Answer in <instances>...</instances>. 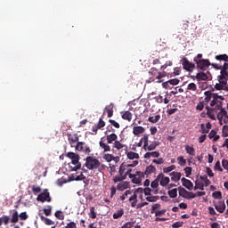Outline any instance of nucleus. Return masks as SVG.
<instances>
[{
  "instance_id": "obj_1",
  "label": "nucleus",
  "mask_w": 228,
  "mask_h": 228,
  "mask_svg": "<svg viewBox=\"0 0 228 228\" xmlns=\"http://www.w3.org/2000/svg\"><path fill=\"white\" fill-rule=\"evenodd\" d=\"M217 62H213L212 67L216 70H221L220 75L217 77L219 83L215 85L216 90H224L228 92V55L225 53L215 56Z\"/></svg>"
},
{
  "instance_id": "obj_2",
  "label": "nucleus",
  "mask_w": 228,
  "mask_h": 228,
  "mask_svg": "<svg viewBox=\"0 0 228 228\" xmlns=\"http://www.w3.org/2000/svg\"><path fill=\"white\" fill-rule=\"evenodd\" d=\"M66 156L67 158H69V159H71V165H74L73 167L70 165V163L69 164L71 172H77V170H80L81 162H79V155L74 152H68Z\"/></svg>"
},
{
  "instance_id": "obj_3",
  "label": "nucleus",
  "mask_w": 228,
  "mask_h": 228,
  "mask_svg": "<svg viewBox=\"0 0 228 228\" xmlns=\"http://www.w3.org/2000/svg\"><path fill=\"white\" fill-rule=\"evenodd\" d=\"M87 170H97L101 167V162L95 157L87 156L86 158V163L84 165Z\"/></svg>"
},
{
  "instance_id": "obj_4",
  "label": "nucleus",
  "mask_w": 228,
  "mask_h": 228,
  "mask_svg": "<svg viewBox=\"0 0 228 228\" xmlns=\"http://www.w3.org/2000/svg\"><path fill=\"white\" fill-rule=\"evenodd\" d=\"M213 100L210 102V106L211 108H215V110L218 108H222L223 102L222 101H224L225 98L222 95H218V94H213Z\"/></svg>"
},
{
  "instance_id": "obj_5",
  "label": "nucleus",
  "mask_w": 228,
  "mask_h": 228,
  "mask_svg": "<svg viewBox=\"0 0 228 228\" xmlns=\"http://www.w3.org/2000/svg\"><path fill=\"white\" fill-rule=\"evenodd\" d=\"M181 63L183 65V70H186L187 72H193L195 70V63L191 62L188 58L183 57L181 60Z\"/></svg>"
},
{
  "instance_id": "obj_6",
  "label": "nucleus",
  "mask_w": 228,
  "mask_h": 228,
  "mask_svg": "<svg viewBox=\"0 0 228 228\" xmlns=\"http://www.w3.org/2000/svg\"><path fill=\"white\" fill-rule=\"evenodd\" d=\"M130 179L134 184H140L145 179V175L142 171H136L135 174L130 175Z\"/></svg>"
},
{
  "instance_id": "obj_7",
  "label": "nucleus",
  "mask_w": 228,
  "mask_h": 228,
  "mask_svg": "<svg viewBox=\"0 0 228 228\" xmlns=\"http://www.w3.org/2000/svg\"><path fill=\"white\" fill-rule=\"evenodd\" d=\"M193 61L196 62L197 69H200V70H206L210 65L213 67V63L209 62V60L203 59L197 61V59H193Z\"/></svg>"
},
{
  "instance_id": "obj_8",
  "label": "nucleus",
  "mask_w": 228,
  "mask_h": 228,
  "mask_svg": "<svg viewBox=\"0 0 228 228\" xmlns=\"http://www.w3.org/2000/svg\"><path fill=\"white\" fill-rule=\"evenodd\" d=\"M178 191H179L180 197H183V199L191 200V199H195V197H197V194L191 191H186V189L183 187H178Z\"/></svg>"
},
{
  "instance_id": "obj_9",
  "label": "nucleus",
  "mask_w": 228,
  "mask_h": 228,
  "mask_svg": "<svg viewBox=\"0 0 228 228\" xmlns=\"http://www.w3.org/2000/svg\"><path fill=\"white\" fill-rule=\"evenodd\" d=\"M75 149L76 151H80L82 152H85V154H87V155H89L90 152H92L90 146L86 145V142H78L75 146Z\"/></svg>"
},
{
  "instance_id": "obj_10",
  "label": "nucleus",
  "mask_w": 228,
  "mask_h": 228,
  "mask_svg": "<svg viewBox=\"0 0 228 228\" xmlns=\"http://www.w3.org/2000/svg\"><path fill=\"white\" fill-rule=\"evenodd\" d=\"M138 160H134L133 161V163L132 164H127V165H126V164H121L120 165V167H119V170H118V173H119V175H126V170H127V168H129V167H136L137 165H138Z\"/></svg>"
},
{
  "instance_id": "obj_11",
  "label": "nucleus",
  "mask_w": 228,
  "mask_h": 228,
  "mask_svg": "<svg viewBox=\"0 0 228 228\" xmlns=\"http://www.w3.org/2000/svg\"><path fill=\"white\" fill-rule=\"evenodd\" d=\"M37 200L38 202H51V200H52L51 194L49 193V191H47V190H45V191L41 192L37 196Z\"/></svg>"
},
{
  "instance_id": "obj_12",
  "label": "nucleus",
  "mask_w": 228,
  "mask_h": 228,
  "mask_svg": "<svg viewBox=\"0 0 228 228\" xmlns=\"http://www.w3.org/2000/svg\"><path fill=\"white\" fill-rule=\"evenodd\" d=\"M219 110V112L217 113V120L219 122H222L224 120V117L228 119V113L227 109L221 106V108H217L216 110Z\"/></svg>"
},
{
  "instance_id": "obj_13",
  "label": "nucleus",
  "mask_w": 228,
  "mask_h": 228,
  "mask_svg": "<svg viewBox=\"0 0 228 228\" xmlns=\"http://www.w3.org/2000/svg\"><path fill=\"white\" fill-rule=\"evenodd\" d=\"M157 177L160 186H167V184L170 183V178L168 176H165L163 173L159 174Z\"/></svg>"
},
{
  "instance_id": "obj_14",
  "label": "nucleus",
  "mask_w": 228,
  "mask_h": 228,
  "mask_svg": "<svg viewBox=\"0 0 228 228\" xmlns=\"http://www.w3.org/2000/svg\"><path fill=\"white\" fill-rule=\"evenodd\" d=\"M207 115L211 120H216V109L214 107L209 108L208 106L206 107Z\"/></svg>"
},
{
  "instance_id": "obj_15",
  "label": "nucleus",
  "mask_w": 228,
  "mask_h": 228,
  "mask_svg": "<svg viewBox=\"0 0 228 228\" xmlns=\"http://www.w3.org/2000/svg\"><path fill=\"white\" fill-rule=\"evenodd\" d=\"M215 208L216 209V211H218V213H224L225 211V201L224 200H220L217 203H216Z\"/></svg>"
},
{
  "instance_id": "obj_16",
  "label": "nucleus",
  "mask_w": 228,
  "mask_h": 228,
  "mask_svg": "<svg viewBox=\"0 0 228 228\" xmlns=\"http://www.w3.org/2000/svg\"><path fill=\"white\" fill-rule=\"evenodd\" d=\"M169 175L171 176V181H173V183H177L181 181V177H183V175L181 173L175 171L171 172Z\"/></svg>"
},
{
  "instance_id": "obj_17",
  "label": "nucleus",
  "mask_w": 228,
  "mask_h": 228,
  "mask_svg": "<svg viewBox=\"0 0 228 228\" xmlns=\"http://www.w3.org/2000/svg\"><path fill=\"white\" fill-rule=\"evenodd\" d=\"M181 181L184 188H186L187 190H193V183H191V181H190L189 179H186L185 177H183Z\"/></svg>"
},
{
  "instance_id": "obj_18",
  "label": "nucleus",
  "mask_w": 228,
  "mask_h": 228,
  "mask_svg": "<svg viewBox=\"0 0 228 228\" xmlns=\"http://www.w3.org/2000/svg\"><path fill=\"white\" fill-rule=\"evenodd\" d=\"M201 130L200 133H202L203 134H208V133H209V129H211V127H213V126L211 125V123H207V125L201 124L200 125Z\"/></svg>"
},
{
  "instance_id": "obj_19",
  "label": "nucleus",
  "mask_w": 228,
  "mask_h": 228,
  "mask_svg": "<svg viewBox=\"0 0 228 228\" xmlns=\"http://www.w3.org/2000/svg\"><path fill=\"white\" fill-rule=\"evenodd\" d=\"M133 133L134 136H139V134H143V133H145V128L143 126H134Z\"/></svg>"
},
{
  "instance_id": "obj_20",
  "label": "nucleus",
  "mask_w": 228,
  "mask_h": 228,
  "mask_svg": "<svg viewBox=\"0 0 228 228\" xmlns=\"http://www.w3.org/2000/svg\"><path fill=\"white\" fill-rule=\"evenodd\" d=\"M68 140H69V143L72 146L73 143H76V142H79V136H77V134H68Z\"/></svg>"
},
{
  "instance_id": "obj_21",
  "label": "nucleus",
  "mask_w": 228,
  "mask_h": 228,
  "mask_svg": "<svg viewBox=\"0 0 228 228\" xmlns=\"http://www.w3.org/2000/svg\"><path fill=\"white\" fill-rule=\"evenodd\" d=\"M159 156H161L159 151L146 152L144 154L145 159H151V158H159Z\"/></svg>"
},
{
  "instance_id": "obj_22",
  "label": "nucleus",
  "mask_w": 228,
  "mask_h": 228,
  "mask_svg": "<svg viewBox=\"0 0 228 228\" xmlns=\"http://www.w3.org/2000/svg\"><path fill=\"white\" fill-rule=\"evenodd\" d=\"M159 142L154 141L151 144H147L146 147H144V151H156V147H159Z\"/></svg>"
},
{
  "instance_id": "obj_23",
  "label": "nucleus",
  "mask_w": 228,
  "mask_h": 228,
  "mask_svg": "<svg viewBox=\"0 0 228 228\" xmlns=\"http://www.w3.org/2000/svg\"><path fill=\"white\" fill-rule=\"evenodd\" d=\"M142 173L144 175H151V174H156V167H154L153 165H150Z\"/></svg>"
},
{
  "instance_id": "obj_24",
  "label": "nucleus",
  "mask_w": 228,
  "mask_h": 228,
  "mask_svg": "<svg viewBox=\"0 0 228 228\" xmlns=\"http://www.w3.org/2000/svg\"><path fill=\"white\" fill-rule=\"evenodd\" d=\"M126 154L128 159H140V154L134 151H126Z\"/></svg>"
},
{
  "instance_id": "obj_25",
  "label": "nucleus",
  "mask_w": 228,
  "mask_h": 228,
  "mask_svg": "<svg viewBox=\"0 0 228 228\" xmlns=\"http://www.w3.org/2000/svg\"><path fill=\"white\" fill-rule=\"evenodd\" d=\"M128 188H129V183L127 182H120L117 185V190H118L119 191H124V190H127Z\"/></svg>"
},
{
  "instance_id": "obj_26",
  "label": "nucleus",
  "mask_w": 228,
  "mask_h": 228,
  "mask_svg": "<svg viewBox=\"0 0 228 228\" xmlns=\"http://www.w3.org/2000/svg\"><path fill=\"white\" fill-rule=\"evenodd\" d=\"M129 202L131 203V207L132 208H136V204L138 202V195H136V193L134 192V194L129 198Z\"/></svg>"
},
{
  "instance_id": "obj_27",
  "label": "nucleus",
  "mask_w": 228,
  "mask_h": 228,
  "mask_svg": "<svg viewBox=\"0 0 228 228\" xmlns=\"http://www.w3.org/2000/svg\"><path fill=\"white\" fill-rule=\"evenodd\" d=\"M196 79L198 81H208V74L204 73V72H199L197 73V75L195 76Z\"/></svg>"
},
{
  "instance_id": "obj_28",
  "label": "nucleus",
  "mask_w": 228,
  "mask_h": 228,
  "mask_svg": "<svg viewBox=\"0 0 228 228\" xmlns=\"http://www.w3.org/2000/svg\"><path fill=\"white\" fill-rule=\"evenodd\" d=\"M99 145L101 149H103L104 152H110V151H111V147H110L108 143L104 142V141H102V138L100 141Z\"/></svg>"
},
{
  "instance_id": "obj_29",
  "label": "nucleus",
  "mask_w": 228,
  "mask_h": 228,
  "mask_svg": "<svg viewBox=\"0 0 228 228\" xmlns=\"http://www.w3.org/2000/svg\"><path fill=\"white\" fill-rule=\"evenodd\" d=\"M114 149H117L118 151H120V149H125V151H127V145L121 143L119 141H116L114 142Z\"/></svg>"
},
{
  "instance_id": "obj_30",
  "label": "nucleus",
  "mask_w": 228,
  "mask_h": 228,
  "mask_svg": "<svg viewBox=\"0 0 228 228\" xmlns=\"http://www.w3.org/2000/svg\"><path fill=\"white\" fill-rule=\"evenodd\" d=\"M123 120H128V122H131L133 120V113L129 112V110H126L122 115Z\"/></svg>"
},
{
  "instance_id": "obj_31",
  "label": "nucleus",
  "mask_w": 228,
  "mask_h": 228,
  "mask_svg": "<svg viewBox=\"0 0 228 228\" xmlns=\"http://www.w3.org/2000/svg\"><path fill=\"white\" fill-rule=\"evenodd\" d=\"M161 119V115L158 114L155 117H149L148 122H151V124H158L159 120Z\"/></svg>"
},
{
  "instance_id": "obj_32",
  "label": "nucleus",
  "mask_w": 228,
  "mask_h": 228,
  "mask_svg": "<svg viewBox=\"0 0 228 228\" xmlns=\"http://www.w3.org/2000/svg\"><path fill=\"white\" fill-rule=\"evenodd\" d=\"M117 138H118V136H117L115 133L110 134L107 135V142L113 143V142H117Z\"/></svg>"
},
{
  "instance_id": "obj_33",
  "label": "nucleus",
  "mask_w": 228,
  "mask_h": 228,
  "mask_svg": "<svg viewBox=\"0 0 228 228\" xmlns=\"http://www.w3.org/2000/svg\"><path fill=\"white\" fill-rule=\"evenodd\" d=\"M167 74H170V72H168V71L159 72L158 76H157V79H159V80L157 81V83H162L163 80H161V79H163V77H166V76Z\"/></svg>"
},
{
  "instance_id": "obj_34",
  "label": "nucleus",
  "mask_w": 228,
  "mask_h": 228,
  "mask_svg": "<svg viewBox=\"0 0 228 228\" xmlns=\"http://www.w3.org/2000/svg\"><path fill=\"white\" fill-rule=\"evenodd\" d=\"M185 151L186 153L189 154V156H195V148L190 145H185Z\"/></svg>"
},
{
  "instance_id": "obj_35",
  "label": "nucleus",
  "mask_w": 228,
  "mask_h": 228,
  "mask_svg": "<svg viewBox=\"0 0 228 228\" xmlns=\"http://www.w3.org/2000/svg\"><path fill=\"white\" fill-rule=\"evenodd\" d=\"M40 218H41L42 222H44L45 224V225H54V221H53L44 216H40Z\"/></svg>"
},
{
  "instance_id": "obj_36",
  "label": "nucleus",
  "mask_w": 228,
  "mask_h": 228,
  "mask_svg": "<svg viewBox=\"0 0 228 228\" xmlns=\"http://www.w3.org/2000/svg\"><path fill=\"white\" fill-rule=\"evenodd\" d=\"M9 222H10V216H3L2 217H0V227L1 225H3V224L4 225H8Z\"/></svg>"
},
{
  "instance_id": "obj_37",
  "label": "nucleus",
  "mask_w": 228,
  "mask_h": 228,
  "mask_svg": "<svg viewBox=\"0 0 228 228\" xmlns=\"http://www.w3.org/2000/svg\"><path fill=\"white\" fill-rule=\"evenodd\" d=\"M11 222L12 224H17V222H19V212H17V210H14L12 213Z\"/></svg>"
},
{
  "instance_id": "obj_38",
  "label": "nucleus",
  "mask_w": 228,
  "mask_h": 228,
  "mask_svg": "<svg viewBox=\"0 0 228 228\" xmlns=\"http://www.w3.org/2000/svg\"><path fill=\"white\" fill-rule=\"evenodd\" d=\"M213 93H211V91H206L205 92V102H209V101H211V99H213Z\"/></svg>"
},
{
  "instance_id": "obj_39",
  "label": "nucleus",
  "mask_w": 228,
  "mask_h": 228,
  "mask_svg": "<svg viewBox=\"0 0 228 228\" xmlns=\"http://www.w3.org/2000/svg\"><path fill=\"white\" fill-rule=\"evenodd\" d=\"M124 216V209H119L116 213L113 214L114 220H118V218H121V216Z\"/></svg>"
},
{
  "instance_id": "obj_40",
  "label": "nucleus",
  "mask_w": 228,
  "mask_h": 228,
  "mask_svg": "<svg viewBox=\"0 0 228 228\" xmlns=\"http://www.w3.org/2000/svg\"><path fill=\"white\" fill-rule=\"evenodd\" d=\"M54 216L57 220H65V215L61 210H57Z\"/></svg>"
},
{
  "instance_id": "obj_41",
  "label": "nucleus",
  "mask_w": 228,
  "mask_h": 228,
  "mask_svg": "<svg viewBox=\"0 0 228 228\" xmlns=\"http://www.w3.org/2000/svg\"><path fill=\"white\" fill-rule=\"evenodd\" d=\"M121 181H126V175H116L113 177L114 183H121Z\"/></svg>"
},
{
  "instance_id": "obj_42",
  "label": "nucleus",
  "mask_w": 228,
  "mask_h": 228,
  "mask_svg": "<svg viewBox=\"0 0 228 228\" xmlns=\"http://www.w3.org/2000/svg\"><path fill=\"white\" fill-rule=\"evenodd\" d=\"M44 214L45 215V216H51V213L53 211V207H51V205L46 206L45 208L43 209Z\"/></svg>"
},
{
  "instance_id": "obj_43",
  "label": "nucleus",
  "mask_w": 228,
  "mask_h": 228,
  "mask_svg": "<svg viewBox=\"0 0 228 228\" xmlns=\"http://www.w3.org/2000/svg\"><path fill=\"white\" fill-rule=\"evenodd\" d=\"M176 159H177L178 165H180V167L186 166V159H184V157L180 156V157H177Z\"/></svg>"
},
{
  "instance_id": "obj_44",
  "label": "nucleus",
  "mask_w": 228,
  "mask_h": 228,
  "mask_svg": "<svg viewBox=\"0 0 228 228\" xmlns=\"http://www.w3.org/2000/svg\"><path fill=\"white\" fill-rule=\"evenodd\" d=\"M103 159H105V161H107V163H111V161H113V159H115V157L111 154H105L103 155Z\"/></svg>"
},
{
  "instance_id": "obj_45",
  "label": "nucleus",
  "mask_w": 228,
  "mask_h": 228,
  "mask_svg": "<svg viewBox=\"0 0 228 228\" xmlns=\"http://www.w3.org/2000/svg\"><path fill=\"white\" fill-rule=\"evenodd\" d=\"M141 142H143V149L147 147L149 144V134H145L142 138H141Z\"/></svg>"
},
{
  "instance_id": "obj_46",
  "label": "nucleus",
  "mask_w": 228,
  "mask_h": 228,
  "mask_svg": "<svg viewBox=\"0 0 228 228\" xmlns=\"http://www.w3.org/2000/svg\"><path fill=\"white\" fill-rule=\"evenodd\" d=\"M86 179V176L81 173L79 175H75L73 176L72 180L73 181H85Z\"/></svg>"
},
{
  "instance_id": "obj_47",
  "label": "nucleus",
  "mask_w": 228,
  "mask_h": 228,
  "mask_svg": "<svg viewBox=\"0 0 228 228\" xmlns=\"http://www.w3.org/2000/svg\"><path fill=\"white\" fill-rule=\"evenodd\" d=\"M105 110H107L108 118H110V117H113V107L111 105H109L105 108Z\"/></svg>"
},
{
  "instance_id": "obj_48",
  "label": "nucleus",
  "mask_w": 228,
  "mask_h": 228,
  "mask_svg": "<svg viewBox=\"0 0 228 228\" xmlns=\"http://www.w3.org/2000/svg\"><path fill=\"white\" fill-rule=\"evenodd\" d=\"M89 216L90 218H92L93 220L97 218V213H95V208L94 207H92L90 208V213H89Z\"/></svg>"
},
{
  "instance_id": "obj_49",
  "label": "nucleus",
  "mask_w": 228,
  "mask_h": 228,
  "mask_svg": "<svg viewBox=\"0 0 228 228\" xmlns=\"http://www.w3.org/2000/svg\"><path fill=\"white\" fill-rule=\"evenodd\" d=\"M167 193L171 199H175L177 197V189L170 190Z\"/></svg>"
},
{
  "instance_id": "obj_50",
  "label": "nucleus",
  "mask_w": 228,
  "mask_h": 228,
  "mask_svg": "<svg viewBox=\"0 0 228 228\" xmlns=\"http://www.w3.org/2000/svg\"><path fill=\"white\" fill-rule=\"evenodd\" d=\"M159 200V196H148V197H146V200L148 202H156Z\"/></svg>"
},
{
  "instance_id": "obj_51",
  "label": "nucleus",
  "mask_w": 228,
  "mask_h": 228,
  "mask_svg": "<svg viewBox=\"0 0 228 228\" xmlns=\"http://www.w3.org/2000/svg\"><path fill=\"white\" fill-rule=\"evenodd\" d=\"M187 90H191V92H197V85L195 83H190L187 86Z\"/></svg>"
},
{
  "instance_id": "obj_52",
  "label": "nucleus",
  "mask_w": 228,
  "mask_h": 228,
  "mask_svg": "<svg viewBox=\"0 0 228 228\" xmlns=\"http://www.w3.org/2000/svg\"><path fill=\"white\" fill-rule=\"evenodd\" d=\"M158 186H159V180H158V176H157V178L153 182H151V187L153 189H157Z\"/></svg>"
},
{
  "instance_id": "obj_53",
  "label": "nucleus",
  "mask_w": 228,
  "mask_h": 228,
  "mask_svg": "<svg viewBox=\"0 0 228 228\" xmlns=\"http://www.w3.org/2000/svg\"><path fill=\"white\" fill-rule=\"evenodd\" d=\"M104 126H106V122H104V120H102V118H100L99 122L96 126L97 129H102V127H104Z\"/></svg>"
},
{
  "instance_id": "obj_54",
  "label": "nucleus",
  "mask_w": 228,
  "mask_h": 228,
  "mask_svg": "<svg viewBox=\"0 0 228 228\" xmlns=\"http://www.w3.org/2000/svg\"><path fill=\"white\" fill-rule=\"evenodd\" d=\"M152 163H155V165H163V163H165V159L163 158H159L158 159H154Z\"/></svg>"
},
{
  "instance_id": "obj_55",
  "label": "nucleus",
  "mask_w": 228,
  "mask_h": 228,
  "mask_svg": "<svg viewBox=\"0 0 228 228\" xmlns=\"http://www.w3.org/2000/svg\"><path fill=\"white\" fill-rule=\"evenodd\" d=\"M214 169L218 170V172H224V168H222V166H220V160L216 162Z\"/></svg>"
},
{
  "instance_id": "obj_56",
  "label": "nucleus",
  "mask_w": 228,
  "mask_h": 228,
  "mask_svg": "<svg viewBox=\"0 0 228 228\" xmlns=\"http://www.w3.org/2000/svg\"><path fill=\"white\" fill-rule=\"evenodd\" d=\"M133 194V191L131 190H128V191H126V192L120 196V200H126V197H127V195H132Z\"/></svg>"
},
{
  "instance_id": "obj_57",
  "label": "nucleus",
  "mask_w": 228,
  "mask_h": 228,
  "mask_svg": "<svg viewBox=\"0 0 228 228\" xmlns=\"http://www.w3.org/2000/svg\"><path fill=\"white\" fill-rule=\"evenodd\" d=\"M31 188H32L33 193H35V194L40 193V191H42V188H40L39 186L32 185Z\"/></svg>"
},
{
  "instance_id": "obj_58",
  "label": "nucleus",
  "mask_w": 228,
  "mask_h": 228,
  "mask_svg": "<svg viewBox=\"0 0 228 228\" xmlns=\"http://www.w3.org/2000/svg\"><path fill=\"white\" fill-rule=\"evenodd\" d=\"M180 80L178 78H173L168 80L169 85H172L173 86H177Z\"/></svg>"
},
{
  "instance_id": "obj_59",
  "label": "nucleus",
  "mask_w": 228,
  "mask_h": 228,
  "mask_svg": "<svg viewBox=\"0 0 228 228\" xmlns=\"http://www.w3.org/2000/svg\"><path fill=\"white\" fill-rule=\"evenodd\" d=\"M223 136L224 138H227V136H228V126L227 125H224L223 126Z\"/></svg>"
},
{
  "instance_id": "obj_60",
  "label": "nucleus",
  "mask_w": 228,
  "mask_h": 228,
  "mask_svg": "<svg viewBox=\"0 0 228 228\" xmlns=\"http://www.w3.org/2000/svg\"><path fill=\"white\" fill-rule=\"evenodd\" d=\"M183 170H184V173L186 174V177H190V175H191L192 168L190 167H187Z\"/></svg>"
},
{
  "instance_id": "obj_61",
  "label": "nucleus",
  "mask_w": 228,
  "mask_h": 228,
  "mask_svg": "<svg viewBox=\"0 0 228 228\" xmlns=\"http://www.w3.org/2000/svg\"><path fill=\"white\" fill-rule=\"evenodd\" d=\"M65 228H77V224L75 222H69L67 224Z\"/></svg>"
},
{
  "instance_id": "obj_62",
  "label": "nucleus",
  "mask_w": 228,
  "mask_h": 228,
  "mask_svg": "<svg viewBox=\"0 0 228 228\" xmlns=\"http://www.w3.org/2000/svg\"><path fill=\"white\" fill-rule=\"evenodd\" d=\"M212 197L215 199H222V192L221 191H215L212 193Z\"/></svg>"
},
{
  "instance_id": "obj_63",
  "label": "nucleus",
  "mask_w": 228,
  "mask_h": 228,
  "mask_svg": "<svg viewBox=\"0 0 228 228\" xmlns=\"http://www.w3.org/2000/svg\"><path fill=\"white\" fill-rule=\"evenodd\" d=\"M222 167L224 168V170H227V172H228V160L227 159H224L222 160Z\"/></svg>"
},
{
  "instance_id": "obj_64",
  "label": "nucleus",
  "mask_w": 228,
  "mask_h": 228,
  "mask_svg": "<svg viewBox=\"0 0 228 228\" xmlns=\"http://www.w3.org/2000/svg\"><path fill=\"white\" fill-rule=\"evenodd\" d=\"M134 225V222H128L126 224H125L122 228H133Z\"/></svg>"
}]
</instances>
